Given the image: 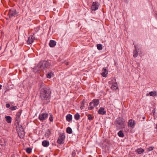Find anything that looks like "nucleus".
Returning <instances> with one entry per match:
<instances>
[{"mask_svg": "<svg viewBox=\"0 0 157 157\" xmlns=\"http://www.w3.org/2000/svg\"><path fill=\"white\" fill-rule=\"evenodd\" d=\"M72 155L73 156H74L75 155V153L73 151L72 153Z\"/></svg>", "mask_w": 157, "mask_h": 157, "instance_id": "4c0bfd02", "label": "nucleus"}, {"mask_svg": "<svg viewBox=\"0 0 157 157\" xmlns=\"http://www.w3.org/2000/svg\"><path fill=\"white\" fill-rule=\"evenodd\" d=\"M97 46L98 50H101L102 49V45L101 44H97Z\"/></svg>", "mask_w": 157, "mask_h": 157, "instance_id": "bb28decb", "label": "nucleus"}, {"mask_svg": "<svg viewBox=\"0 0 157 157\" xmlns=\"http://www.w3.org/2000/svg\"><path fill=\"white\" fill-rule=\"evenodd\" d=\"M48 114L47 113H42L40 114L38 118L40 121H43L46 120L48 118Z\"/></svg>", "mask_w": 157, "mask_h": 157, "instance_id": "0eeeda50", "label": "nucleus"}, {"mask_svg": "<svg viewBox=\"0 0 157 157\" xmlns=\"http://www.w3.org/2000/svg\"><path fill=\"white\" fill-rule=\"evenodd\" d=\"M40 97L44 102L47 103L51 98V91L48 87L42 82L39 83Z\"/></svg>", "mask_w": 157, "mask_h": 157, "instance_id": "f257e3e1", "label": "nucleus"}, {"mask_svg": "<svg viewBox=\"0 0 157 157\" xmlns=\"http://www.w3.org/2000/svg\"><path fill=\"white\" fill-rule=\"evenodd\" d=\"M118 135L121 137H123L124 136V135L122 131H119L118 133Z\"/></svg>", "mask_w": 157, "mask_h": 157, "instance_id": "b1692460", "label": "nucleus"}, {"mask_svg": "<svg viewBox=\"0 0 157 157\" xmlns=\"http://www.w3.org/2000/svg\"><path fill=\"white\" fill-rule=\"evenodd\" d=\"M20 117H16L15 119V124L16 126V127H19L21 125H19V123L20 122Z\"/></svg>", "mask_w": 157, "mask_h": 157, "instance_id": "9b49d317", "label": "nucleus"}, {"mask_svg": "<svg viewBox=\"0 0 157 157\" xmlns=\"http://www.w3.org/2000/svg\"><path fill=\"white\" fill-rule=\"evenodd\" d=\"M18 135L21 138H23L25 136V132L21 126L16 127Z\"/></svg>", "mask_w": 157, "mask_h": 157, "instance_id": "20e7f679", "label": "nucleus"}, {"mask_svg": "<svg viewBox=\"0 0 157 157\" xmlns=\"http://www.w3.org/2000/svg\"><path fill=\"white\" fill-rule=\"evenodd\" d=\"M17 106H10V109L12 111L14 110L17 109Z\"/></svg>", "mask_w": 157, "mask_h": 157, "instance_id": "c85d7f7f", "label": "nucleus"}, {"mask_svg": "<svg viewBox=\"0 0 157 157\" xmlns=\"http://www.w3.org/2000/svg\"><path fill=\"white\" fill-rule=\"evenodd\" d=\"M49 144V142L46 140H44L42 142V145L44 147H47Z\"/></svg>", "mask_w": 157, "mask_h": 157, "instance_id": "a211bd4d", "label": "nucleus"}, {"mask_svg": "<svg viewBox=\"0 0 157 157\" xmlns=\"http://www.w3.org/2000/svg\"><path fill=\"white\" fill-rule=\"evenodd\" d=\"M111 88L113 90H117L118 88L117 83V82L113 83L111 86Z\"/></svg>", "mask_w": 157, "mask_h": 157, "instance_id": "f3484780", "label": "nucleus"}, {"mask_svg": "<svg viewBox=\"0 0 157 157\" xmlns=\"http://www.w3.org/2000/svg\"><path fill=\"white\" fill-rule=\"evenodd\" d=\"M88 119L90 120H92L93 119V117L91 116V115L90 114H89L88 116Z\"/></svg>", "mask_w": 157, "mask_h": 157, "instance_id": "72a5a7b5", "label": "nucleus"}, {"mask_svg": "<svg viewBox=\"0 0 157 157\" xmlns=\"http://www.w3.org/2000/svg\"><path fill=\"white\" fill-rule=\"evenodd\" d=\"M22 111V110H20L17 112L16 114V116L20 117L21 113Z\"/></svg>", "mask_w": 157, "mask_h": 157, "instance_id": "2f4dec72", "label": "nucleus"}, {"mask_svg": "<svg viewBox=\"0 0 157 157\" xmlns=\"http://www.w3.org/2000/svg\"><path fill=\"white\" fill-rule=\"evenodd\" d=\"M84 106V103H83V102L82 101V103L81 104V105L80 106V108L81 109H83V107Z\"/></svg>", "mask_w": 157, "mask_h": 157, "instance_id": "c9c22d12", "label": "nucleus"}, {"mask_svg": "<svg viewBox=\"0 0 157 157\" xmlns=\"http://www.w3.org/2000/svg\"><path fill=\"white\" fill-rule=\"evenodd\" d=\"M35 40V37L33 35H30L27 41V43L28 44H31Z\"/></svg>", "mask_w": 157, "mask_h": 157, "instance_id": "1a4fd4ad", "label": "nucleus"}, {"mask_svg": "<svg viewBox=\"0 0 157 157\" xmlns=\"http://www.w3.org/2000/svg\"><path fill=\"white\" fill-rule=\"evenodd\" d=\"M6 108H10V105L9 104H6Z\"/></svg>", "mask_w": 157, "mask_h": 157, "instance_id": "e433bc0d", "label": "nucleus"}, {"mask_svg": "<svg viewBox=\"0 0 157 157\" xmlns=\"http://www.w3.org/2000/svg\"><path fill=\"white\" fill-rule=\"evenodd\" d=\"M51 62L50 61H41L39 62L37 67L40 69H42L49 68L51 65Z\"/></svg>", "mask_w": 157, "mask_h": 157, "instance_id": "f03ea898", "label": "nucleus"}, {"mask_svg": "<svg viewBox=\"0 0 157 157\" xmlns=\"http://www.w3.org/2000/svg\"><path fill=\"white\" fill-rule=\"evenodd\" d=\"M153 148H154L153 147H148V148H147V151H151L153 150Z\"/></svg>", "mask_w": 157, "mask_h": 157, "instance_id": "473e14b6", "label": "nucleus"}, {"mask_svg": "<svg viewBox=\"0 0 157 157\" xmlns=\"http://www.w3.org/2000/svg\"><path fill=\"white\" fill-rule=\"evenodd\" d=\"M18 13L14 9H12L9 10L8 13V15L9 18H11L13 17H15L17 16Z\"/></svg>", "mask_w": 157, "mask_h": 157, "instance_id": "39448f33", "label": "nucleus"}, {"mask_svg": "<svg viewBox=\"0 0 157 157\" xmlns=\"http://www.w3.org/2000/svg\"><path fill=\"white\" fill-rule=\"evenodd\" d=\"M134 47H135V49L133 52V56L134 57L136 58V57L138 55V52L137 49H136V45H135Z\"/></svg>", "mask_w": 157, "mask_h": 157, "instance_id": "6ab92c4d", "label": "nucleus"}, {"mask_svg": "<svg viewBox=\"0 0 157 157\" xmlns=\"http://www.w3.org/2000/svg\"><path fill=\"white\" fill-rule=\"evenodd\" d=\"M98 8V3L96 2H94L91 7L92 10L95 11Z\"/></svg>", "mask_w": 157, "mask_h": 157, "instance_id": "6e6552de", "label": "nucleus"}, {"mask_svg": "<svg viewBox=\"0 0 157 157\" xmlns=\"http://www.w3.org/2000/svg\"><path fill=\"white\" fill-rule=\"evenodd\" d=\"M65 137V136L64 133H60L59 137L58 138L57 142L59 144H63L64 142V140Z\"/></svg>", "mask_w": 157, "mask_h": 157, "instance_id": "423d86ee", "label": "nucleus"}, {"mask_svg": "<svg viewBox=\"0 0 157 157\" xmlns=\"http://www.w3.org/2000/svg\"><path fill=\"white\" fill-rule=\"evenodd\" d=\"M135 124V121L132 119L130 120L128 123V126L129 127L133 128Z\"/></svg>", "mask_w": 157, "mask_h": 157, "instance_id": "9d476101", "label": "nucleus"}, {"mask_svg": "<svg viewBox=\"0 0 157 157\" xmlns=\"http://www.w3.org/2000/svg\"><path fill=\"white\" fill-rule=\"evenodd\" d=\"M49 120L51 121H53V116L51 114L50 117H49Z\"/></svg>", "mask_w": 157, "mask_h": 157, "instance_id": "f704fd0d", "label": "nucleus"}, {"mask_svg": "<svg viewBox=\"0 0 157 157\" xmlns=\"http://www.w3.org/2000/svg\"><path fill=\"white\" fill-rule=\"evenodd\" d=\"M145 117H143V119H144V118H145Z\"/></svg>", "mask_w": 157, "mask_h": 157, "instance_id": "a19ab883", "label": "nucleus"}, {"mask_svg": "<svg viewBox=\"0 0 157 157\" xmlns=\"http://www.w3.org/2000/svg\"><path fill=\"white\" fill-rule=\"evenodd\" d=\"M89 106L90 107L89 108V109L90 110H91L93 109L94 107H95L96 106H95L94 105V103L93 101L90 102L89 104Z\"/></svg>", "mask_w": 157, "mask_h": 157, "instance_id": "aec40b11", "label": "nucleus"}, {"mask_svg": "<svg viewBox=\"0 0 157 157\" xmlns=\"http://www.w3.org/2000/svg\"><path fill=\"white\" fill-rule=\"evenodd\" d=\"M66 131L69 134H71L72 133V129L70 127H68L67 128Z\"/></svg>", "mask_w": 157, "mask_h": 157, "instance_id": "5701e85b", "label": "nucleus"}, {"mask_svg": "<svg viewBox=\"0 0 157 157\" xmlns=\"http://www.w3.org/2000/svg\"><path fill=\"white\" fill-rule=\"evenodd\" d=\"M98 113L100 114L104 115L106 113V111L104 108L101 107L98 111Z\"/></svg>", "mask_w": 157, "mask_h": 157, "instance_id": "f8f14e48", "label": "nucleus"}, {"mask_svg": "<svg viewBox=\"0 0 157 157\" xmlns=\"http://www.w3.org/2000/svg\"><path fill=\"white\" fill-rule=\"evenodd\" d=\"M56 43L55 41L53 40H51L49 43V45L51 47H53L56 45Z\"/></svg>", "mask_w": 157, "mask_h": 157, "instance_id": "dca6fc26", "label": "nucleus"}, {"mask_svg": "<svg viewBox=\"0 0 157 157\" xmlns=\"http://www.w3.org/2000/svg\"><path fill=\"white\" fill-rule=\"evenodd\" d=\"M108 73V72L107 71L105 67L103 68L102 70V73L101 74L102 76L103 77H106Z\"/></svg>", "mask_w": 157, "mask_h": 157, "instance_id": "ddd939ff", "label": "nucleus"}, {"mask_svg": "<svg viewBox=\"0 0 157 157\" xmlns=\"http://www.w3.org/2000/svg\"><path fill=\"white\" fill-rule=\"evenodd\" d=\"M136 151L139 154H141L144 152V150L142 148H139Z\"/></svg>", "mask_w": 157, "mask_h": 157, "instance_id": "a878e982", "label": "nucleus"}, {"mask_svg": "<svg viewBox=\"0 0 157 157\" xmlns=\"http://www.w3.org/2000/svg\"><path fill=\"white\" fill-rule=\"evenodd\" d=\"M72 115L70 114H68L66 116V119L68 122H70L72 120Z\"/></svg>", "mask_w": 157, "mask_h": 157, "instance_id": "2eb2a0df", "label": "nucleus"}, {"mask_svg": "<svg viewBox=\"0 0 157 157\" xmlns=\"http://www.w3.org/2000/svg\"><path fill=\"white\" fill-rule=\"evenodd\" d=\"M26 152L29 154L31 152L32 149L30 147H28L26 149Z\"/></svg>", "mask_w": 157, "mask_h": 157, "instance_id": "c756f323", "label": "nucleus"}, {"mask_svg": "<svg viewBox=\"0 0 157 157\" xmlns=\"http://www.w3.org/2000/svg\"><path fill=\"white\" fill-rule=\"evenodd\" d=\"M94 104L95 106H97L99 103V101L98 99H94L92 101Z\"/></svg>", "mask_w": 157, "mask_h": 157, "instance_id": "412c9836", "label": "nucleus"}, {"mask_svg": "<svg viewBox=\"0 0 157 157\" xmlns=\"http://www.w3.org/2000/svg\"><path fill=\"white\" fill-rule=\"evenodd\" d=\"M65 64L66 65H67L68 64V63L67 62H66Z\"/></svg>", "mask_w": 157, "mask_h": 157, "instance_id": "ea45409f", "label": "nucleus"}, {"mask_svg": "<svg viewBox=\"0 0 157 157\" xmlns=\"http://www.w3.org/2000/svg\"><path fill=\"white\" fill-rule=\"evenodd\" d=\"M6 121L8 123H11L12 122V118L10 116H8L5 117Z\"/></svg>", "mask_w": 157, "mask_h": 157, "instance_id": "4468645a", "label": "nucleus"}, {"mask_svg": "<svg viewBox=\"0 0 157 157\" xmlns=\"http://www.w3.org/2000/svg\"><path fill=\"white\" fill-rule=\"evenodd\" d=\"M53 75V73L52 72H50L49 73L47 74V78H50L51 77V76Z\"/></svg>", "mask_w": 157, "mask_h": 157, "instance_id": "7c9ffc66", "label": "nucleus"}, {"mask_svg": "<svg viewBox=\"0 0 157 157\" xmlns=\"http://www.w3.org/2000/svg\"><path fill=\"white\" fill-rule=\"evenodd\" d=\"M149 94L151 96H154L157 95V93L155 91H151L149 92Z\"/></svg>", "mask_w": 157, "mask_h": 157, "instance_id": "4be33fe9", "label": "nucleus"}, {"mask_svg": "<svg viewBox=\"0 0 157 157\" xmlns=\"http://www.w3.org/2000/svg\"><path fill=\"white\" fill-rule=\"evenodd\" d=\"M80 115L78 113H77L75 115H74V118L76 120H78L80 118Z\"/></svg>", "mask_w": 157, "mask_h": 157, "instance_id": "393cba45", "label": "nucleus"}, {"mask_svg": "<svg viewBox=\"0 0 157 157\" xmlns=\"http://www.w3.org/2000/svg\"><path fill=\"white\" fill-rule=\"evenodd\" d=\"M2 87V85L0 84V90L1 89Z\"/></svg>", "mask_w": 157, "mask_h": 157, "instance_id": "58836bf2", "label": "nucleus"}, {"mask_svg": "<svg viewBox=\"0 0 157 157\" xmlns=\"http://www.w3.org/2000/svg\"><path fill=\"white\" fill-rule=\"evenodd\" d=\"M51 133L50 132V131H49V130H48L46 132L45 134V135H46V137H48L51 134Z\"/></svg>", "mask_w": 157, "mask_h": 157, "instance_id": "cd10ccee", "label": "nucleus"}, {"mask_svg": "<svg viewBox=\"0 0 157 157\" xmlns=\"http://www.w3.org/2000/svg\"><path fill=\"white\" fill-rule=\"evenodd\" d=\"M124 119L122 117L117 118L115 121V124L117 128L121 129L124 127Z\"/></svg>", "mask_w": 157, "mask_h": 157, "instance_id": "7ed1b4c3", "label": "nucleus"}]
</instances>
